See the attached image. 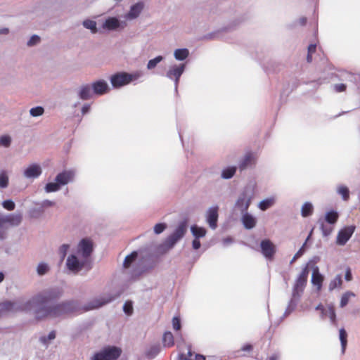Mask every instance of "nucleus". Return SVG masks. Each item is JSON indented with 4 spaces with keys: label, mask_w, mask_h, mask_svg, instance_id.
Masks as SVG:
<instances>
[{
    "label": "nucleus",
    "mask_w": 360,
    "mask_h": 360,
    "mask_svg": "<svg viewBox=\"0 0 360 360\" xmlns=\"http://www.w3.org/2000/svg\"><path fill=\"white\" fill-rule=\"evenodd\" d=\"M241 221L244 227L247 229H253L257 224V219L247 212L242 213Z\"/></svg>",
    "instance_id": "obj_23"
},
{
    "label": "nucleus",
    "mask_w": 360,
    "mask_h": 360,
    "mask_svg": "<svg viewBox=\"0 0 360 360\" xmlns=\"http://www.w3.org/2000/svg\"><path fill=\"white\" fill-rule=\"evenodd\" d=\"M42 173V168L39 164L32 163L26 166L23 171L22 175L27 179H37Z\"/></svg>",
    "instance_id": "obj_14"
},
{
    "label": "nucleus",
    "mask_w": 360,
    "mask_h": 360,
    "mask_svg": "<svg viewBox=\"0 0 360 360\" xmlns=\"http://www.w3.org/2000/svg\"><path fill=\"white\" fill-rule=\"evenodd\" d=\"M93 250V241L90 238H83L79 242L75 252L90 262Z\"/></svg>",
    "instance_id": "obj_9"
},
{
    "label": "nucleus",
    "mask_w": 360,
    "mask_h": 360,
    "mask_svg": "<svg viewBox=\"0 0 360 360\" xmlns=\"http://www.w3.org/2000/svg\"><path fill=\"white\" fill-rule=\"evenodd\" d=\"M255 184H250L247 185L241 193L239 195L235 207L240 211L241 213L246 212L255 198Z\"/></svg>",
    "instance_id": "obj_3"
},
{
    "label": "nucleus",
    "mask_w": 360,
    "mask_h": 360,
    "mask_svg": "<svg viewBox=\"0 0 360 360\" xmlns=\"http://www.w3.org/2000/svg\"><path fill=\"white\" fill-rule=\"evenodd\" d=\"M345 278L348 281L352 280V273H351V270L349 268L347 269Z\"/></svg>",
    "instance_id": "obj_61"
},
{
    "label": "nucleus",
    "mask_w": 360,
    "mask_h": 360,
    "mask_svg": "<svg viewBox=\"0 0 360 360\" xmlns=\"http://www.w3.org/2000/svg\"><path fill=\"white\" fill-rule=\"evenodd\" d=\"M191 231L194 238H200L206 235L207 231L205 228L193 225L191 227Z\"/></svg>",
    "instance_id": "obj_28"
},
{
    "label": "nucleus",
    "mask_w": 360,
    "mask_h": 360,
    "mask_svg": "<svg viewBox=\"0 0 360 360\" xmlns=\"http://www.w3.org/2000/svg\"><path fill=\"white\" fill-rule=\"evenodd\" d=\"M315 51H316V45H314V44L309 45V46L308 47V53L309 54H312Z\"/></svg>",
    "instance_id": "obj_62"
},
{
    "label": "nucleus",
    "mask_w": 360,
    "mask_h": 360,
    "mask_svg": "<svg viewBox=\"0 0 360 360\" xmlns=\"http://www.w3.org/2000/svg\"><path fill=\"white\" fill-rule=\"evenodd\" d=\"M323 281V276L320 274L319 269L316 267L312 273L311 283L314 285L316 286L318 291L321 290Z\"/></svg>",
    "instance_id": "obj_24"
},
{
    "label": "nucleus",
    "mask_w": 360,
    "mask_h": 360,
    "mask_svg": "<svg viewBox=\"0 0 360 360\" xmlns=\"http://www.w3.org/2000/svg\"><path fill=\"white\" fill-rule=\"evenodd\" d=\"M74 171H65L57 174V176L55 178V181H57L61 186L68 184L70 181H72L74 179Z\"/></svg>",
    "instance_id": "obj_22"
},
{
    "label": "nucleus",
    "mask_w": 360,
    "mask_h": 360,
    "mask_svg": "<svg viewBox=\"0 0 360 360\" xmlns=\"http://www.w3.org/2000/svg\"><path fill=\"white\" fill-rule=\"evenodd\" d=\"M326 317H328L333 323H335L336 322V315L335 312V309L332 306H329L325 310L324 314H321V318L325 319Z\"/></svg>",
    "instance_id": "obj_31"
},
{
    "label": "nucleus",
    "mask_w": 360,
    "mask_h": 360,
    "mask_svg": "<svg viewBox=\"0 0 360 360\" xmlns=\"http://www.w3.org/2000/svg\"><path fill=\"white\" fill-rule=\"evenodd\" d=\"M120 296L119 293H107L91 301L86 310L98 309L106 304L111 302Z\"/></svg>",
    "instance_id": "obj_12"
},
{
    "label": "nucleus",
    "mask_w": 360,
    "mask_h": 360,
    "mask_svg": "<svg viewBox=\"0 0 360 360\" xmlns=\"http://www.w3.org/2000/svg\"><path fill=\"white\" fill-rule=\"evenodd\" d=\"M186 68L185 64H174L169 67L166 77L174 81L175 89H177L179 79Z\"/></svg>",
    "instance_id": "obj_13"
},
{
    "label": "nucleus",
    "mask_w": 360,
    "mask_h": 360,
    "mask_svg": "<svg viewBox=\"0 0 360 360\" xmlns=\"http://www.w3.org/2000/svg\"><path fill=\"white\" fill-rule=\"evenodd\" d=\"M161 347L160 345H154L150 346L146 352V355L149 359L155 358L160 352Z\"/></svg>",
    "instance_id": "obj_27"
},
{
    "label": "nucleus",
    "mask_w": 360,
    "mask_h": 360,
    "mask_svg": "<svg viewBox=\"0 0 360 360\" xmlns=\"http://www.w3.org/2000/svg\"><path fill=\"white\" fill-rule=\"evenodd\" d=\"M321 229L324 236H329L332 233L333 229V227L331 226H325L323 223L321 224Z\"/></svg>",
    "instance_id": "obj_54"
},
{
    "label": "nucleus",
    "mask_w": 360,
    "mask_h": 360,
    "mask_svg": "<svg viewBox=\"0 0 360 360\" xmlns=\"http://www.w3.org/2000/svg\"><path fill=\"white\" fill-rule=\"evenodd\" d=\"M340 340L341 342L342 352L345 353L347 344V333L344 328H341L339 331Z\"/></svg>",
    "instance_id": "obj_34"
},
{
    "label": "nucleus",
    "mask_w": 360,
    "mask_h": 360,
    "mask_svg": "<svg viewBox=\"0 0 360 360\" xmlns=\"http://www.w3.org/2000/svg\"><path fill=\"white\" fill-rule=\"evenodd\" d=\"M8 184V176L5 172L0 174V187L6 188Z\"/></svg>",
    "instance_id": "obj_50"
},
{
    "label": "nucleus",
    "mask_w": 360,
    "mask_h": 360,
    "mask_svg": "<svg viewBox=\"0 0 360 360\" xmlns=\"http://www.w3.org/2000/svg\"><path fill=\"white\" fill-rule=\"evenodd\" d=\"M50 271V266L46 262H40L37 266V273L39 276H44Z\"/></svg>",
    "instance_id": "obj_33"
},
{
    "label": "nucleus",
    "mask_w": 360,
    "mask_h": 360,
    "mask_svg": "<svg viewBox=\"0 0 360 360\" xmlns=\"http://www.w3.org/2000/svg\"><path fill=\"white\" fill-rule=\"evenodd\" d=\"M82 25L86 29H88L91 31V33L95 34L98 32V28L96 26V22L90 19L84 20L82 22Z\"/></svg>",
    "instance_id": "obj_30"
},
{
    "label": "nucleus",
    "mask_w": 360,
    "mask_h": 360,
    "mask_svg": "<svg viewBox=\"0 0 360 360\" xmlns=\"http://www.w3.org/2000/svg\"><path fill=\"white\" fill-rule=\"evenodd\" d=\"M127 27V22L119 16H108L103 22L102 27L108 31H121Z\"/></svg>",
    "instance_id": "obj_6"
},
{
    "label": "nucleus",
    "mask_w": 360,
    "mask_h": 360,
    "mask_svg": "<svg viewBox=\"0 0 360 360\" xmlns=\"http://www.w3.org/2000/svg\"><path fill=\"white\" fill-rule=\"evenodd\" d=\"M337 192L342 196V198L345 201H347L349 198V188L344 185H340L337 188Z\"/></svg>",
    "instance_id": "obj_32"
},
{
    "label": "nucleus",
    "mask_w": 360,
    "mask_h": 360,
    "mask_svg": "<svg viewBox=\"0 0 360 360\" xmlns=\"http://www.w3.org/2000/svg\"><path fill=\"white\" fill-rule=\"evenodd\" d=\"M201 244L199 240V238H195L194 240L192 242V247L194 250H198L200 248Z\"/></svg>",
    "instance_id": "obj_59"
},
{
    "label": "nucleus",
    "mask_w": 360,
    "mask_h": 360,
    "mask_svg": "<svg viewBox=\"0 0 360 360\" xmlns=\"http://www.w3.org/2000/svg\"><path fill=\"white\" fill-rule=\"evenodd\" d=\"M311 233H312V231H311V233H309L308 238H307V240L305 241V243L303 244V245L302 246V248L296 252V254L294 255V257H292V259H291L290 261V264H293L296 259H297L298 258H300L304 252V248H305V245H306V243H307V241L308 240V239L309 238V237L311 236Z\"/></svg>",
    "instance_id": "obj_44"
},
{
    "label": "nucleus",
    "mask_w": 360,
    "mask_h": 360,
    "mask_svg": "<svg viewBox=\"0 0 360 360\" xmlns=\"http://www.w3.org/2000/svg\"><path fill=\"white\" fill-rule=\"evenodd\" d=\"M12 138L5 134L0 136V147L8 148L11 146Z\"/></svg>",
    "instance_id": "obj_41"
},
{
    "label": "nucleus",
    "mask_w": 360,
    "mask_h": 360,
    "mask_svg": "<svg viewBox=\"0 0 360 360\" xmlns=\"http://www.w3.org/2000/svg\"><path fill=\"white\" fill-rule=\"evenodd\" d=\"M309 271L308 266H306L296 278L292 290L294 297L300 296L304 291L307 283Z\"/></svg>",
    "instance_id": "obj_11"
},
{
    "label": "nucleus",
    "mask_w": 360,
    "mask_h": 360,
    "mask_svg": "<svg viewBox=\"0 0 360 360\" xmlns=\"http://www.w3.org/2000/svg\"><path fill=\"white\" fill-rule=\"evenodd\" d=\"M54 205H55V202L49 200H45L42 201V202H41V207L44 208L53 207Z\"/></svg>",
    "instance_id": "obj_57"
},
{
    "label": "nucleus",
    "mask_w": 360,
    "mask_h": 360,
    "mask_svg": "<svg viewBox=\"0 0 360 360\" xmlns=\"http://www.w3.org/2000/svg\"><path fill=\"white\" fill-rule=\"evenodd\" d=\"M144 8L143 2H137L130 6L129 11L124 15L125 20H133L136 19L141 13Z\"/></svg>",
    "instance_id": "obj_17"
},
{
    "label": "nucleus",
    "mask_w": 360,
    "mask_h": 360,
    "mask_svg": "<svg viewBox=\"0 0 360 360\" xmlns=\"http://www.w3.org/2000/svg\"><path fill=\"white\" fill-rule=\"evenodd\" d=\"M172 326L174 330H179L181 328L180 319L178 317H174L172 319Z\"/></svg>",
    "instance_id": "obj_56"
},
{
    "label": "nucleus",
    "mask_w": 360,
    "mask_h": 360,
    "mask_svg": "<svg viewBox=\"0 0 360 360\" xmlns=\"http://www.w3.org/2000/svg\"><path fill=\"white\" fill-rule=\"evenodd\" d=\"M342 281L341 276L340 275L336 276L335 278L330 282L329 290H333L338 287H340L342 285Z\"/></svg>",
    "instance_id": "obj_42"
},
{
    "label": "nucleus",
    "mask_w": 360,
    "mask_h": 360,
    "mask_svg": "<svg viewBox=\"0 0 360 360\" xmlns=\"http://www.w3.org/2000/svg\"><path fill=\"white\" fill-rule=\"evenodd\" d=\"M22 219V215L20 213H13L9 214H1L0 215V240L5 238L6 230L9 226H18Z\"/></svg>",
    "instance_id": "obj_5"
},
{
    "label": "nucleus",
    "mask_w": 360,
    "mask_h": 360,
    "mask_svg": "<svg viewBox=\"0 0 360 360\" xmlns=\"http://www.w3.org/2000/svg\"><path fill=\"white\" fill-rule=\"evenodd\" d=\"M89 263L86 259L74 252L68 257L66 266L70 271L77 273L87 266Z\"/></svg>",
    "instance_id": "obj_7"
},
{
    "label": "nucleus",
    "mask_w": 360,
    "mask_h": 360,
    "mask_svg": "<svg viewBox=\"0 0 360 360\" xmlns=\"http://www.w3.org/2000/svg\"><path fill=\"white\" fill-rule=\"evenodd\" d=\"M325 219L328 223L334 224L338 219V214L335 211H330L326 214Z\"/></svg>",
    "instance_id": "obj_37"
},
{
    "label": "nucleus",
    "mask_w": 360,
    "mask_h": 360,
    "mask_svg": "<svg viewBox=\"0 0 360 360\" xmlns=\"http://www.w3.org/2000/svg\"><path fill=\"white\" fill-rule=\"evenodd\" d=\"M218 207H210L206 213V220L211 229H215L217 226Z\"/></svg>",
    "instance_id": "obj_20"
},
{
    "label": "nucleus",
    "mask_w": 360,
    "mask_h": 360,
    "mask_svg": "<svg viewBox=\"0 0 360 360\" xmlns=\"http://www.w3.org/2000/svg\"><path fill=\"white\" fill-rule=\"evenodd\" d=\"M166 228H167L166 224H164V223L157 224L154 226V232L155 234H160L162 232H163Z\"/></svg>",
    "instance_id": "obj_52"
},
{
    "label": "nucleus",
    "mask_w": 360,
    "mask_h": 360,
    "mask_svg": "<svg viewBox=\"0 0 360 360\" xmlns=\"http://www.w3.org/2000/svg\"><path fill=\"white\" fill-rule=\"evenodd\" d=\"M110 82L114 88H120L129 84L127 72H118L111 76Z\"/></svg>",
    "instance_id": "obj_18"
},
{
    "label": "nucleus",
    "mask_w": 360,
    "mask_h": 360,
    "mask_svg": "<svg viewBox=\"0 0 360 360\" xmlns=\"http://www.w3.org/2000/svg\"><path fill=\"white\" fill-rule=\"evenodd\" d=\"M355 226H349L341 229L337 236L336 243L338 245H344L351 238L354 232Z\"/></svg>",
    "instance_id": "obj_15"
},
{
    "label": "nucleus",
    "mask_w": 360,
    "mask_h": 360,
    "mask_svg": "<svg viewBox=\"0 0 360 360\" xmlns=\"http://www.w3.org/2000/svg\"><path fill=\"white\" fill-rule=\"evenodd\" d=\"M162 340L165 347H170L174 345V337L171 332L165 333Z\"/></svg>",
    "instance_id": "obj_35"
},
{
    "label": "nucleus",
    "mask_w": 360,
    "mask_h": 360,
    "mask_svg": "<svg viewBox=\"0 0 360 360\" xmlns=\"http://www.w3.org/2000/svg\"><path fill=\"white\" fill-rule=\"evenodd\" d=\"M334 89L337 92H342L346 89V85L344 84H338L334 86Z\"/></svg>",
    "instance_id": "obj_58"
},
{
    "label": "nucleus",
    "mask_w": 360,
    "mask_h": 360,
    "mask_svg": "<svg viewBox=\"0 0 360 360\" xmlns=\"http://www.w3.org/2000/svg\"><path fill=\"white\" fill-rule=\"evenodd\" d=\"M32 310L34 311V309L30 299L16 302L6 301L0 303V316L6 313Z\"/></svg>",
    "instance_id": "obj_4"
},
{
    "label": "nucleus",
    "mask_w": 360,
    "mask_h": 360,
    "mask_svg": "<svg viewBox=\"0 0 360 360\" xmlns=\"http://www.w3.org/2000/svg\"><path fill=\"white\" fill-rule=\"evenodd\" d=\"M44 109L41 106H37L34 108H32L30 110V114L32 117H39L44 114Z\"/></svg>",
    "instance_id": "obj_45"
},
{
    "label": "nucleus",
    "mask_w": 360,
    "mask_h": 360,
    "mask_svg": "<svg viewBox=\"0 0 360 360\" xmlns=\"http://www.w3.org/2000/svg\"><path fill=\"white\" fill-rule=\"evenodd\" d=\"M94 94L101 96L109 92L110 87L107 82L103 79L95 81L91 84Z\"/></svg>",
    "instance_id": "obj_19"
},
{
    "label": "nucleus",
    "mask_w": 360,
    "mask_h": 360,
    "mask_svg": "<svg viewBox=\"0 0 360 360\" xmlns=\"http://www.w3.org/2000/svg\"><path fill=\"white\" fill-rule=\"evenodd\" d=\"M143 76V72L140 70L135 71L132 73H127V79L129 80V84L131 82L139 79Z\"/></svg>",
    "instance_id": "obj_47"
},
{
    "label": "nucleus",
    "mask_w": 360,
    "mask_h": 360,
    "mask_svg": "<svg viewBox=\"0 0 360 360\" xmlns=\"http://www.w3.org/2000/svg\"><path fill=\"white\" fill-rule=\"evenodd\" d=\"M186 231V221L180 222L173 233H172L165 240V245L167 246L168 249L172 248L176 243L184 236Z\"/></svg>",
    "instance_id": "obj_10"
},
{
    "label": "nucleus",
    "mask_w": 360,
    "mask_h": 360,
    "mask_svg": "<svg viewBox=\"0 0 360 360\" xmlns=\"http://www.w3.org/2000/svg\"><path fill=\"white\" fill-rule=\"evenodd\" d=\"M137 252H133L131 255L127 256L124 261V268H129L130 267L131 264L136 260L137 257Z\"/></svg>",
    "instance_id": "obj_39"
},
{
    "label": "nucleus",
    "mask_w": 360,
    "mask_h": 360,
    "mask_svg": "<svg viewBox=\"0 0 360 360\" xmlns=\"http://www.w3.org/2000/svg\"><path fill=\"white\" fill-rule=\"evenodd\" d=\"M56 338V333L55 331H51L47 336H42L40 338V341L46 345L48 344L51 340L55 339Z\"/></svg>",
    "instance_id": "obj_48"
},
{
    "label": "nucleus",
    "mask_w": 360,
    "mask_h": 360,
    "mask_svg": "<svg viewBox=\"0 0 360 360\" xmlns=\"http://www.w3.org/2000/svg\"><path fill=\"white\" fill-rule=\"evenodd\" d=\"M59 184L55 181V182L48 183L44 188L46 193L56 192L60 189Z\"/></svg>",
    "instance_id": "obj_38"
},
{
    "label": "nucleus",
    "mask_w": 360,
    "mask_h": 360,
    "mask_svg": "<svg viewBox=\"0 0 360 360\" xmlns=\"http://www.w3.org/2000/svg\"><path fill=\"white\" fill-rule=\"evenodd\" d=\"M40 41V37L37 35H33L32 36L30 39L27 42V46H34L37 44H38Z\"/></svg>",
    "instance_id": "obj_51"
},
{
    "label": "nucleus",
    "mask_w": 360,
    "mask_h": 360,
    "mask_svg": "<svg viewBox=\"0 0 360 360\" xmlns=\"http://www.w3.org/2000/svg\"><path fill=\"white\" fill-rule=\"evenodd\" d=\"M236 171V168L234 167L227 168L222 172L221 176L226 179H231L235 174Z\"/></svg>",
    "instance_id": "obj_46"
},
{
    "label": "nucleus",
    "mask_w": 360,
    "mask_h": 360,
    "mask_svg": "<svg viewBox=\"0 0 360 360\" xmlns=\"http://www.w3.org/2000/svg\"><path fill=\"white\" fill-rule=\"evenodd\" d=\"M313 212V206L309 202H305L302 207V215L307 217L311 214Z\"/></svg>",
    "instance_id": "obj_43"
},
{
    "label": "nucleus",
    "mask_w": 360,
    "mask_h": 360,
    "mask_svg": "<svg viewBox=\"0 0 360 360\" xmlns=\"http://www.w3.org/2000/svg\"><path fill=\"white\" fill-rule=\"evenodd\" d=\"M275 202H276V198L275 197H270V198H266V199L262 200L259 203L258 207L261 210L265 211L267 209L271 207L275 204Z\"/></svg>",
    "instance_id": "obj_26"
},
{
    "label": "nucleus",
    "mask_w": 360,
    "mask_h": 360,
    "mask_svg": "<svg viewBox=\"0 0 360 360\" xmlns=\"http://www.w3.org/2000/svg\"><path fill=\"white\" fill-rule=\"evenodd\" d=\"M120 348L115 346H109L103 348L96 354L92 360H116L121 355Z\"/></svg>",
    "instance_id": "obj_8"
},
{
    "label": "nucleus",
    "mask_w": 360,
    "mask_h": 360,
    "mask_svg": "<svg viewBox=\"0 0 360 360\" xmlns=\"http://www.w3.org/2000/svg\"><path fill=\"white\" fill-rule=\"evenodd\" d=\"M163 56H158L155 58L149 60L146 66L147 69L148 70H153L158 65V63L163 60Z\"/></svg>",
    "instance_id": "obj_36"
},
{
    "label": "nucleus",
    "mask_w": 360,
    "mask_h": 360,
    "mask_svg": "<svg viewBox=\"0 0 360 360\" xmlns=\"http://www.w3.org/2000/svg\"><path fill=\"white\" fill-rule=\"evenodd\" d=\"M189 56V51L187 49H178L174 51V56L177 60H184Z\"/></svg>",
    "instance_id": "obj_29"
},
{
    "label": "nucleus",
    "mask_w": 360,
    "mask_h": 360,
    "mask_svg": "<svg viewBox=\"0 0 360 360\" xmlns=\"http://www.w3.org/2000/svg\"><path fill=\"white\" fill-rule=\"evenodd\" d=\"M62 294V289L58 287L47 289L37 294L30 299L34 311L37 308L47 306L49 302L58 298Z\"/></svg>",
    "instance_id": "obj_2"
},
{
    "label": "nucleus",
    "mask_w": 360,
    "mask_h": 360,
    "mask_svg": "<svg viewBox=\"0 0 360 360\" xmlns=\"http://www.w3.org/2000/svg\"><path fill=\"white\" fill-rule=\"evenodd\" d=\"M79 311V307L75 301H67L53 305H47L37 308L34 311L37 319H43L47 316L53 318L68 316Z\"/></svg>",
    "instance_id": "obj_1"
},
{
    "label": "nucleus",
    "mask_w": 360,
    "mask_h": 360,
    "mask_svg": "<svg viewBox=\"0 0 360 360\" xmlns=\"http://www.w3.org/2000/svg\"><path fill=\"white\" fill-rule=\"evenodd\" d=\"M123 310L126 314L131 315L133 313V306H132L131 302H125L123 306Z\"/></svg>",
    "instance_id": "obj_53"
},
{
    "label": "nucleus",
    "mask_w": 360,
    "mask_h": 360,
    "mask_svg": "<svg viewBox=\"0 0 360 360\" xmlns=\"http://www.w3.org/2000/svg\"><path fill=\"white\" fill-rule=\"evenodd\" d=\"M255 163V158L251 153L246 154L243 159L239 163V168L240 170L246 169L248 167L251 166Z\"/></svg>",
    "instance_id": "obj_25"
},
{
    "label": "nucleus",
    "mask_w": 360,
    "mask_h": 360,
    "mask_svg": "<svg viewBox=\"0 0 360 360\" xmlns=\"http://www.w3.org/2000/svg\"><path fill=\"white\" fill-rule=\"evenodd\" d=\"M279 358L280 354L278 353H275L269 358V360H279Z\"/></svg>",
    "instance_id": "obj_64"
},
{
    "label": "nucleus",
    "mask_w": 360,
    "mask_h": 360,
    "mask_svg": "<svg viewBox=\"0 0 360 360\" xmlns=\"http://www.w3.org/2000/svg\"><path fill=\"white\" fill-rule=\"evenodd\" d=\"M355 294L352 292H347L344 293L341 297L340 306V307H345L349 302L350 297H354Z\"/></svg>",
    "instance_id": "obj_40"
},
{
    "label": "nucleus",
    "mask_w": 360,
    "mask_h": 360,
    "mask_svg": "<svg viewBox=\"0 0 360 360\" xmlns=\"http://www.w3.org/2000/svg\"><path fill=\"white\" fill-rule=\"evenodd\" d=\"M260 248L262 253L266 259H271L276 251V245L269 239L261 241Z\"/></svg>",
    "instance_id": "obj_16"
},
{
    "label": "nucleus",
    "mask_w": 360,
    "mask_h": 360,
    "mask_svg": "<svg viewBox=\"0 0 360 360\" xmlns=\"http://www.w3.org/2000/svg\"><path fill=\"white\" fill-rule=\"evenodd\" d=\"M91 110V105L90 104L85 103L82 108V115H86Z\"/></svg>",
    "instance_id": "obj_60"
},
{
    "label": "nucleus",
    "mask_w": 360,
    "mask_h": 360,
    "mask_svg": "<svg viewBox=\"0 0 360 360\" xmlns=\"http://www.w3.org/2000/svg\"><path fill=\"white\" fill-rule=\"evenodd\" d=\"M69 248L70 245L68 244H63L60 247L59 252L60 255H61L62 259H63L65 257L67 252L69 250Z\"/></svg>",
    "instance_id": "obj_55"
},
{
    "label": "nucleus",
    "mask_w": 360,
    "mask_h": 360,
    "mask_svg": "<svg viewBox=\"0 0 360 360\" xmlns=\"http://www.w3.org/2000/svg\"><path fill=\"white\" fill-rule=\"evenodd\" d=\"M77 96L82 100L86 101L93 98L94 92L91 84H83L77 89Z\"/></svg>",
    "instance_id": "obj_21"
},
{
    "label": "nucleus",
    "mask_w": 360,
    "mask_h": 360,
    "mask_svg": "<svg viewBox=\"0 0 360 360\" xmlns=\"http://www.w3.org/2000/svg\"><path fill=\"white\" fill-rule=\"evenodd\" d=\"M232 243H233L232 238L228 237V238L223 239V243L224 245H228Z\"/></svg>",
    "instance_id": "obj_63"
},
{
    "label": "nucleus",
    "mask_w": 360,
    "mask_h": 360,
    "mask_svg": "<svg viewBox=\"0 0 360 360\" xmlns=\"http://www.w3.org/2000/svg\"><path fill=\"white\" fill-rule=\"evenodd\" d=\"M2 206H3V207L4 209H6V210H7L8 211H12L15 207V202L13 200H4L2 202Z\"/></svg>",
    "instance_id": "obj_49"
}]
</instances>
